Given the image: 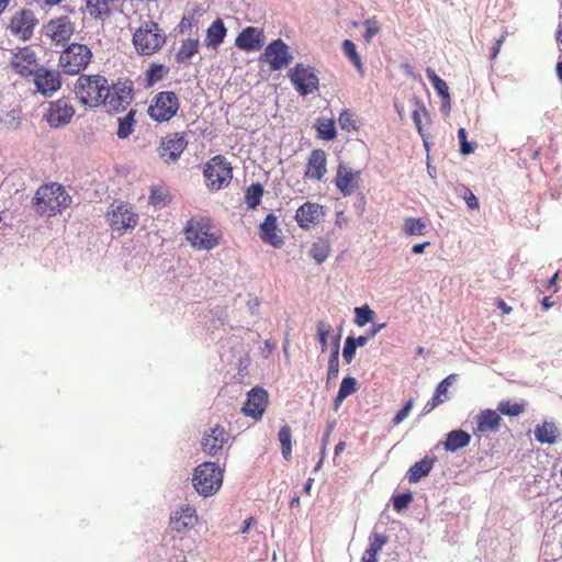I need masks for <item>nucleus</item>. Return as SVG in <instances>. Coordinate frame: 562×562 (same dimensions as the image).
Segmentation results:
<instances>
[{
  "label": "nucleus",
  "mask_w": 562,
  "mask_h": 562,
  "mask_svg": "<svg viewBox=\"0 0 562 562\" xmlns=\"http://www.w3.org/2000/svg\"><path fill=\"white\" fill-rule=\"evenodd\" d=\"M186 240L199 251H211L221 245L223 233L205 216H194L183 228Z\"/></svg>",
  "instance_id": "f257e3e1"
},
{
  "label": "nucleus",
  "mask_w": 562,
  "mask_h": 562,
  "mask_svg": "<svg viewBox=\"0 0 562 562\" xmlns=\"http://www.w3.org/2000/svg\"><path fill=\"white\" fill-rule=\"evenodd\" d=\"M71 201V196L61 184L50 182L36 190L32 204L38 215L52 217L61 214L70 206Z\"/></svg>",
  "instance_id": "f03ea898"
},
{
  "label": "nucleus",
  "mask_w": 562,
  "mask_h": 562,
  "mask_svg": "<svg viewBox=\"0 0 562 562\" xmlns=\"http://www.w3.org/2000/svg\"><path fill=\"white\" fill-rule=\"evenodd\" d=\"M166 43V35L157 22L144 21L133 33V45L143 56L157 53Z\"/></svg>",
  "instance_id": "7ed1b4c3"
},
{
  "label": "nucleus",
  "mask_w": 562,
  "mask_h": 562,
  "mask_svg": "<svg viewBox=\"0 0 562 562\" xmlns=\"http://www.w3.org/2000/svg\"><path fill=\"white\" fill-rule=\"evenodd\" d=\"M108 79L100 75H80L75 83V94L79 102L88 106L101 104L105 91H108Z\"/></svg>",
  "instance_id": "20e7f679"
},
{
  "label": "nucleus",
  "mask_w": 562,
  "mask_h": 562,
  "mask_svg": "<svg viewBox=\"0 0 562 562\" xmlns=\"http://www.w3.org/2000/svg\"><path fill=\"white\" fill-rule=\"evenodd\" d=\"M203 176L206 187L212 191H218L229 186L233 167L224 156L216 155L205 162Z\"/></svg>",
  "instance_id": "39448f33"
},
{
  "label": "nucleus",
  "mask_w": 562,
  "mask_h": 562,
  "mask_svg": "<svg viewBox=\"0 0 562 562\" xmlns=\"http://www.w3.org/2000/svg\"><path fill=\"white\" fill-rule=\"evenodd\" d=\"M192 483L200 495L211 496L222 486V470L213 462H203L194 470Z\"/></svg>",
  "instance_id": "423d86ee"
},
{
  "label": "nucleus",
  "mask_w": 562,
  "mask_h": 562,
  "mask_svg": "<svg viewBox=\"0 0 562 562\" xmlns=\"http://www.w3.org/2000/svg\"><path fill=\"white\" fill-rule=\"evenodd\" d=\"M92 58L91 49L80 43H71L59 56V66L67 75H78L85 70Z\"/></svg>",
  "instance_id": "0eeeda50"
},
{
  "label": "nucleus",
  "mask_w": 562,
  "mask_h": 562,
  "mask_svg": "<svg viewBox=\"0 0 562 562\" xmlns=\"http://www.w3.org/2000/svg\"><path fill=\"white\" fill-rule=\"evenodd\" d=\"M108 222L113 231L124 234L137 225L138 214L131 203L115 200L109 207Z\"/></svg>",
  "instance_id": "6e6552de"
},
{
  "label": "nucleus",
  "mask_w": 562,
  "mask_h": 562,
  "mask_svg": "<svg viewBox=\"0 0 562 562\" xmlns=\"http://www.w3.org/2000/svg\"><path fill=\"white\" fill-rule=\"evenodd\" d=\"M180 109V101L173 91L158 92L148 106L149 117L158 123L169 122Z\"/></svg>",
  "instance_id": "1a4fd4ad"
},
{
  "label": "nucleus",
  "mask_w": 562,
  "mask_h": 562,
  "mask_svg": "<svg viewBox=\"0 0 562 562\" xmlns=\"http://www.w3.org/2000/svg\"><path fill=\"white\" fill-rule=\"evenodd\" d=\"M290 80L301 95H307L318 90V77L311 66L296 64L289 72Z\"/></svg>",
  "instance_id": "9d476101"
},
{
  "label": "nucleus",
  "mask_w": 562,
  "mask_h": 562,
  "mask_svg": "<svg viewBox=\"0 0 562 562\" xmlns=\"http://www.w3.org/2000/svg\"><path fill=\"white\" fill-rule=\"evenodd\" d=\"M32 77L36 91L45 98L52 97L61 87V76L58 70L38 66Z\"/></svg>",
  "instance_id": "9b49d317"
},
{
  "label": "nucleus",
  "mask_w": 562,
  "mask_h": 562,
  "mask_svg": "<svg viewBox=\"0 0 562 562\" xmlns=\"http://www.w3.org/2000/svg\"><path fill=\"white\" fill-rule=\"evenodd\" d=\"M74 115L75 109L70 100L67 98H60L56 101L49 102L44 114V119L50 127L58 128L67 125Z\"/></svg>",
  "instance_id": "f8f14e48"
},
{
  "label": "nucleus",
  "mask_w": 562,
  "mask_h": 562,
  "mask_svg": "<svg viewBox=\"0 0 562 562\" xmlns=\"http://www.w3.org/2000/svg\"><path fill=\"white\" fill-rule=\"evenodd\" d=\"M228 441L229 432L223 425L215 424L204 431L201 439V449L205 454L215 457L223 451Z\"/></svg>",
  "instance_id": "ddd939ff"
},
{
  "label": "nucleus",
  "mask_w": 562,
  "mask_h": 562,
  "mask_svg": "<svg viewBox=\"0 0 562 562\" xmlns=\"http://www.w3.org/2000/svg\"><path fill=\"white\" fill-rule=\"evenodd\" d=\"M133 100V89L125 85L108 86L101 104L108 112H121L126 110Z\"/></svg>",
  "instance_id": "4468645a"
},
{
  "label": "nucleus",
  "mask_w": 562,
  "mask_h": 562,
  "mask_svg": "<svg viewBox=\"0 0 562 562\" xmlns=\"http://www.w3.org/2000/svg\"><path fill=\"white\" fill-rule=\"evenodd\" d=\"M188 146L184 133L167 134L158 147L159 157L167 164L176 162Z\"/></svg>",
  "instance_id": "2eb2a0df"
},
{
  "label": "nucleus",
  "mask_w": 562,
  "mask_h": 562,
  "mask_svg": "<svg viewBox=\"0 0 562 562\" xmlns=\"http://www.w3.org/2000/svg\"><path fill=\"white\" fill-rule=\"evenodd\" d=\"M9 65L16 75L31 77L38 67V60L35 52L30 46H25L12 54Z\"/></svg>",
  "instance_id": "dca6fc26"
},
{
  "label": "nucleus",
  "mask_w": 562,
  "mask_h": 562,
  "mask_svg": "<svg viewBox=\"0 0 562 562\" xmlns=\"http://www.w3.org/2000/svg\"><path fill=\"white\" fill-rule=\"evenodd\" d=\"M263 57L273 71L288 67L292 61L289 46L280 38L266 47Z\"/></svg>",
  "instance_id": "f3484780"
},
{
  "label": "nucleus",
  "mask_w": 562,
  "mask_h": 562,
  "mask_svg": "<svg viewBox=\"0 0 562 562\" xmlns=\"http://www.w3.org/2000/svg\"><path fill=\"white\" fill-rule=\"evenodd\" d=\"M269 403L268 392L263 387H254L247 394L241 412L255 420L261 419Z\"/></svg>",
  "instance_id": "a211bd4d"
},
{
  "label": "nucleus",
  "mask_w": 562,
  "mask_h": 562,
  "mask_svg": "<svg viewBox=\"0 0 562 562\" xmlns=\"http://www.w3.org/2000/svg\"><path fill=\"white\" fill-rule=\"evenodd\" d=\"M361 172L353 171L344 162L337 166L335 184L344 196L351 195L359 189Z\"/></svg>",
  "instance_id": "6ab92c4d"
},
{
  "label": "nucleus",
  "mask_w": 562,
  "mask_h": 562,
  "mask_svg": "<svg viewBox=\"0 0 562 562\" xmlns=\"http://www.w3.org/2000/svg\"><path fill=\"white\" fill-rule=\"evenodd\" d=\"M325 216L323 205L314 202L303 203L295 212V221L303 229H310L321 223Z\"/></svg>",
  "instance_id": "aec40b11"
},
{
  "label": "nucleus",
  "mask_w": 562,
  "mask_h": 562,
  "mask_svg": "<svg viewBox=\"0 0 562 562\" xmlns=\"http://www.w3.org/2000/svg\"><path fill=\"white\" fill-rule=\"evenodd\" d=\"M327 173V155L323 149H313L307 158L304 178L311 181H323Z\"/></svg>",
  "instance_id": "412c9836"
},
{
  "label": "nucleus",
  "mask_w": 562,
  "mask_h": 562,
  "mask_svg": "<svg viewBox=\"0 0 562 562\" xmlns=\"http://www.w3.org/2000/svg\"><path fill=\"white\" fill-rule=\"evenodd\" d=\"M44 29L45 35L56 44L67 42L75 31L72 22L65 15L50 20Z\"/></svg>",
  "instance_id": "4be33fe9"
},
{
  "label": "nucleus",
  "mask_w": 562,
  "mask_h": 562,
  "mask_svg": "<svg viewBox=\"0 0 562 562\" xmlns=\"http://www.w3.org/2000/svg\"><path fill=\"white\" fill-rule=\"evenodd\" d=\"M36 24L37 20L34 13L30 10H22L12 16L10 30L12 34L25 41L32 36Z\"/></svg>",
  "instance_id": "5701e85b"
},
{
  "label": "nucleus",
  "mask_w": 562,
  "mask_h": 562,
  "mask_svg": "<svg viewBox=\"0 0 562 562\" xmlns=\"http://www.w3.org/2000/svg\"><path fill=\"white\" fill-rule=\"evenodd\" d=\"M198 520L195 508L191 505H184L171 514L169 525L173 531L181 533L192 529Z\"/></svg>",
  "instance_id": "b1692460"
},
{
  "label": "nucleus",
  "mask_w": 562,
  "mask_h": 562,
  "mask_svg": "<svg viewBox=\"0 0 562 562\" xmlns=\"http://www.w3.org/2000/svg\"><path fill=\"white\" fill-rule=\"evenodd\" d=\"M502 424L501 415L493 409H483L476 415V427L474 435L476 437L488 436L499 430Z\"/></svg>",
  "instance_id": "393cba45"
},
{
  "label": "nucleus",
  "mask_w": 562,
  "mask_h": 562,
  "mask_svg": "<svg viewBox=\"0 0 562 562\" xmlns=\"http://www.w3.org/2000/svg\"><path fill=\"white\" fill-rule=\"evenodd\" d=\"M263 44V31L254 26L244 29L235 40V45L244 50H257L260 49Z\"/></svg>",
  "instance_id": "a878e982"
},
{
  "label": "nucleus",
  "mask_w": 562,
  "mask_h": 562,
  "mask_svg": "<svg viewBox=\"0 0 562 562\" xmlns=\"http://www.w3.org/2000/svg\"><path fill=\"white\" fill-rule=\"evenodd\" d=\"M280 233L281 231L278 228L277 216L268 214L260 225V238L265 243L279 248L283 244V238Z\"/></svg>",
  "instance_id": "bb28decb"
},
{
  "label": "nucleus",
  "mask_w": 562,
  "mask_h": 562,
  "mask_svg": "<svg viewBox=\"0 0 562 562\" xmlns=\"http://www.w3.org/2000/svg\"><path fill=\"white\" fill-rule=\"evenodd\" d=\"M457 379V374L452 373L445 378L436 387L435 394L426 403L423 408L424 414H428L434 411L437 406L442 404L447 398L448 387L453 383Z\"/></svg>",
  "instance_id": "cd10ccee"
},
{
  "label": "nucleus",
  "mask_w": 562,
  "mask_h": 562,
  "mask_svg": "<svg viewBox=\"0 0 562 562\" xmlns=\"http://www.w3.org/2000/svg\"><path fill=\"white\" fill-rule=\"evenodd\" d=\"M471 442V435L462 429L451 430L447 434V439L443 442V448L448 452H456L469 446Z\"/></svg>",
  "instance_id": "c85d7f7f"
},
{
  "label": "nucleus",
  "mask_w": 562,
  "mask_h": 562,
  "mask_svg": "<svg viewBox=\"0 0 562 562\" xmlns=\"http://www.w3.org/2000/svg\"><path fill=\"white\" fill-rule=\"evenodd\" d=\"M435 463V459H430L428 457H425L420 461L416 462L414 465L409 468L407 471V480L411 483H417L423 477L427 476Z\"/></svg>",
  "instance_id": "c756f323"
},
{
  "label": "nucleus",
  "mask_w": 562,
  "mask_h": 562,
  "mask_svg": "<svg viewBox=\"0 0 562 562\" xmlns=\"http://www.w3.org/2000/svg\"><path fill=\"white\" fill-rule=\"evenodd\" d=\"M115 0H87L86 8L93 19H103L110 15Z\"/></svg>",
  "instance_id": "7c9ffc66"
},
{
  "label": "nucleus",
  "mask_w": 562,
  "mask_h": 562,
  "mask_svg": "<svg viewBox=\"0 0 562 562\" xmlns=\"http://www.w3.org/2000/svg\"><path fill=\"white\" fill-rule=\"evenodd\" d=\"M226 36V27L222 20H215L206 31V46L217 48Z\"/></svg>",
  "instance_id": "2f4dec72"
},
{
  "label": "nucleus",
  "mask_w": 562,
  "mask_h": 562,
  "mask_svg": "<svg viewBox=\"0 0 562 562\" xmlns=\"http://www.w3.org/2000/svg\"><path fill=\"white\" fill-rule=\"evenodd\" d=\"M558 428L553 423L544 422L535 428V437L541 443H554L558 438Z\"/></svg>",
  "instance_id": "473e14b6"
},
{
  "label": "nucleus",
  "mask_w": 562,
  "mask_h": 562,
  "mask_svg": "<svg viewBox=\"0 0 562 562\" xmlns=\"http://www.w3.org/2000/svg\"><path fill=\"white\" fill-rule=\"evenodd\" d=\"M199 45L198 38H187L182 41L176 55L177 61L182 64L189 63L192 56L199 52Z\"/></svg>",
  "instance_id": "72a5a7b5"
},
{
  "label": "nucleus",
  "mask_w": 562,
  "mask_h": 562,
  "mask_svg": "<svg viewBox=\"0 0 562 562\" xmlns=\"http://www.w3.org/2000/svg\"><path fill=\"white\" fill-rule=\"evenodd\" d=\"M314 127L319 139L331 140L337 136L334 119H317Z\"/></svg>",
  "instance_id": "f704fd0d"
},
{
  "label": "nucleus",
  "mask_w": 562,
  "mask_h": 562,
  "mask_svg": "<svg viewBox=\"0 0 562 562\" xmlns=\"http://www.w3.org/2000/svg\"><path fill=\"white\" fill-rule=\"evenodd\" d=\"M357 392V380L352 376H346L342 379L338 393L334 400L335 409H338L342 401Z\"/></svg>",
  "instance_id": "c9c22d12"
},
{
  "label": "nucleus",
  "mask_w": 562,
  "mask_h": 562,
  "mask_svg": "<svg viewBox=\"0 0 562 562\" xmlns=\"http://www.w3.org/2000/svg\"><path fill=\"white\" fill-rule=\"evenodd\" d=\"M426 75L429 81L431 82L434 89L437 93L442 98L443 103L450 104V94L447 82L441 79L434 69L427 68Z\"/></svg>",
  "instance_id": "e433bc0d"
},
{
  "label": "nucleus",
  "mask_w": 562,
  "mask_h": 562,
  "mask_svg": "<svg viewBox=\"0 0 562 562\" xmlns=\"http://www.w3.org/2000/svg\"><path fill=\"white\" fill-rule=\"evenodd\" d=\"M171 195L169 190L164 186H154L150 189L149 203L156 207L161 209L169 204Z\"/></svg>",
  "instance_id": "4c0bfd02"
},
{
  "label": "nucleus",
  "mask_w": 562,
  "mask_h": 562,
  "mask_svg": "<svg viewBox=\"0 0 562 562\" xmlns=\"http://www.w3.org/2000/svg\"><path fill=\"white\" fill-rule=\"evenodd\" d=\"M278 439L281 443L282 457L285 460H290L292 457V430L289 425H284L280 428Z\"/></svg>",
  "instance_id": "58836bf2"
},
{
  "label": "nucleus",
  "mask_w": 562,
  "mask_h": 562,
  "mask_svg": "<svg viewBox=\"0 0 562 562\" xmlns=\"http://www.w3.org/2000/svg\"><path fill=\"white\" fill-rule=\"evenodd\" d=\"M403 229L407 236H423L426 234V223L422 218L407 217L404 220Z\"/></svg>",
  "instance_id": "ea45409f"
},
{
  "label": "nucleus",
  "mask_w": 562,
  "mask_h": 562,
  "mask_svg": "<svg viewBox=\"0 0 562 562\" xmlns=\"http://www.w3.org/2000/svg\"><path fill=\"white\" fill-rule=\"evenodd\" d=\"M135 111L131 110L124 117L119 119V128L116 135L119 138H127L134 131Z\"/></svg>",
  "instance_id": "a19ab883"
},
{
  "label": "nucleus",
  "mask_w": 562,
  "mask_h": 562,
  "mask_svg": "<svg viewBox=\"0 0 562 562\" xmlns=\"http://www.w3.org/2000/svg\"><path fill=\"white\" fill-rule=\"evenodd\" d=\"M263 195V187L260 183L250 184L245 192V201L249 209H255L259 205Z\"/></svg>",
  "instance_id": "79ce46f5"
},
{
  "label": "nucleus",
  "mask_w": 562,
  "mask_h": 562,
  "mask_svg": "<svg viewBox=\"0 0 562 562\" xmlns=\"http://www.w3.org/2000/svg\"><path fill=\"white\" fill-rule=\"evenodd\" d=\"M338 122L341 130L347 131L349 133L359 130V124L356 114L349 109H345L339 113Z\"/></svg>",
  "instance_id": "37998d69"
},
{
  "label": "nucleus",
  "mask_w": 562,
  "mask_h": 562,
  "mask_svg": "<svg viewBox=\"0 0 562 562\" xmlns=\"http://www.w3.org/2000/svg\"><path fill=\"white\" fill-rule=\"evenodd\" d=\"M342 49H344L345 55L349 58V60L352 63V65L356 67V69L360 74H363L361 58L357 52L355 43L350 40H345L342 42Z\"/></svg>",
  "instance_id": "c03bdc74"
},
{
  "label": "nucleus",
  "mask_w": 562,
  "mask_h": 562,
  "mask_svg": "<svg viewBox=\"0 0 562 562\" xmlns=\"http://www.w3.org/2000/svg\"><path fill=\"white\" fill-rule=\"evenodd\" d=\"M526 404L521 403H512L509 401H502L498 403L497 411L502 415L506 416H518L524 413Z\"/></svg>",
  "instance_id": "a18cd8bd"
},
{
  "label": "nucleus",
  "mask_w": 562,
  "mask_h": 562,
  "mask_svg": "<svg viewBox=\"0 0 562 562\" xmlns=\"http://www.w3.org/2000/svg\"><path fill=\"white\" fill-rule=\"evenodd\" d=\"M339 373V344L336 342L328 360L327 381L336 380Z\"/></svg>",
  "instance_id": "49530a36"
},
{
  "label": "nucleus",
  "mask_w": 562,
  "mask_h": 562,
  "mask_svg": "<svg viewBox=\"0 0 562 562\" xmlns=\"http://www.w3.org/2000/svg\"><path fill=\"white\" fill-rule=\"evenodd\" d=\"M374 312L368 306L363 305L361 307L355 308V324L359 327L364 326L366 324L373 321Z\"/></svg>",
  "instance_id": "de8ad7c7"
},
{
  "label": "nucleus",
  "mask_w": 562,
  "mask_h": 562,
  "mask_svg": "<svg viewBox=\"0 0 562 562\" xmlns=\"http://www.w3.org/2000/svg\"><path fill=\"white\" fill-rule=\"evenodd\" d=\"M386 542L387 537L385 535L372 532L369 536V547L367 548L366 551L378 555Z\"/></svg>",
  "instance_id": "09e8293b"
},
{
  "label": "nucleus",
  "mask_w": 562,
  "mask_h": 562,
  "mask_svg": "<svg viewBox=\"0 0 562 562\" xmlns=\"http://www.w3.org/2000/svg\"><path fill=\"white\" fill-rule=\"evenodd\" d=\"M412 502L413 494L411 492L393 495L392 497L393 508L397 513H401L404 509H406Z\"/></svg>",
  "instance_id": "8fccbe9b"
},
{
  "label": "nucleus",
  "mask_w": 562,
  "mask_h": 562,
  "mask_svg": "<svg viewBox=\"0 0 562 562\" xmlns=\"http://www.w3.org/2000/svg\"><path fill=\"white\" fill-rule=\"evenodd\" d=\"M329 255V246L326 243H315L311 248V256L317 263L324 262Z\"/></svg>",
  "instance_id": "3c124183"
},
{
  "label": "nucleus",
  "mask_w": 562,
  "mask_h": 562,
  "mask_svg": "<svg viewBox=\"0 0 562 562\" xmlns=\"http://www.w3.org/2000/svg\"><path fill=\"white\" fill-rule=\"evenodd\" d=\"M166 68L164 65L153 64L146 71V78L149 85H154L160 81L166 75Z\"/></svg>",
  "instance_id": "603ef678"
},
{
  "label": "nucleus",
  "mask_w": 562,
  "mask_h": 562,
  "mask_svg": "<svg viewBox=\"0 0 562 562\" xmlns=\"http://www.w3.org/2000/svg\"><path fill=\"white\" fill-rule=\"evenodd\" d=\"M366 32L363 37L366 42H370L379 32L380 26L378 20L373 16L364 21Z\"/></svg>",
  "instance_id": "864d4df0"
},
{
  "label": "nucleus",
  "mask_w": 562,
  "mask_h": 562,
  "mask_svg": "<svg viewBox=\"0 0 562 562\" xmlns=\"http://www.w3.org/2000/svg\"><path fill=\"white\" fill-rule=\"evenodd\" d=\"M458 138L460 142V151L462 155H470L474 151V147L468 142V133L465 128L460 127L458 130Z\"/></svg>",
  "instance_id": "5fc2aeb1"
},
{
  "label": "nucleus",
  "mask_w": 562,
  "mask_h": 562,
  "mask_svg": "<svg viewBox=\"0 0 562 562\" xmlns=\"http://www.w3.org/2000/svg\"><path fill=\"white\" fill-rule=\"evenodd\" d=\"M356 350L357 347L355 346L353 337L348 336L345 340V346L342 349V357L347 363H350L352 361Z\"/></svg>",
  "instance_id": "6e6d98bb"
},
{
  "label": "nucleus",
  "mask_w": 562,
  "mask_h": 562,
  "mask_svg": "<svg viewBox=\"0 0 562 562\" xmlns=\"http://www.w3.org/2000/svg\"><path fill=\"white\" fill-rule=\"evenodd\" d=\"M330 330H331L330 325H328L324 322L317 323V337H318V341H319L323 350L327 347V337H328Z\"/></svg>",
  "instance_id": "4d7b16f0"
},
{
  "label": "nucleus",
  "mask_w": 562,
  "mask_h": 562,
  "mask_svg": "<svg viewBox=\"0 0 562 562\" xmlns=\"http://www.w3.org/2000/svg\"><path fill=\"white\" fill-rule=\"evenodd\" d=\"M414 406V400L411 398L408 400L405 405L403 406V408H401L396 414L395 416L393 417V424L394 425H400L411 413L412 408Z\"/></svg>",
  "instance_id": "13d9d810"
},
{
  "label": "nucleus",
  "mask_w": 562,
  "mask_h": 562,
  "mask_svg": "<svg viewBox=\"0 0 562 562\" xmlns=\"http://www.w3.org/2000/svg\"><path fill=\"white\" fill-rule=\"evenodd\" d=\"M463 199L470 210L479 209V201L469 188H463Z\"/></svg>",
  "instance_id": "bf43d9fd"
},
{
  "label": "nucleus",
  "mask_w": 562,
  "mask_h": 562,
  "mask_svg": "<svg viewBox=\"0 0 562 562\" xmlns=\"http://www.w3.org/2000/svg\"><path fill=\"white\" fill-rule=\"evenodd\" d=\"M505 37H506V34H503L496 42H495V45L494 47L492 48V53H491V59H495L497 57V55L499 54L501 52V48H502V45H503V42L505 41Z\"/></svg>",
  "instance_id": "052dcab7"
},
{
  "label": "nucleus",
  "mask_w": 562,
  "mask_h": 562,
  "mask_svg": "<svg viewBox=\"0 0 562 562\" xmlns=\"http://www.w3.org/2000/svg\"><path fill=\"white\" fill-rule=\"evenodd\" d=\"M386 326L385 323L382 324H374L368 331V337L373 338L378 333H380L384 327Z\"/></svg>",
  "instance_id": "680f3d73"
},
{
  "label": "nucleus",
  "mask_w": 562,
  "mask_h": 562,
  "mask_svg": "<svg viewBox=\"0 0 562 562\" xmlns=\"http://www.w3.org/2000/svg\"><path fill=\"white\" fill-rule=\"evenodd\" d=\"M412 119L419 132V134L423 136V126H422V119H420V114L418 111H414L413 114H412Z\"/></svg>",
  "instance_id": "e2e57ef3"
},
{
  "label": "nucleus",
  "mask_w": 562,
  "mask_h": 562,
  "mask_svg": "<svg viewBox=\"0 0 562 562\" xmlns=\"http://www.w3.org/2000/svg\"><path fill=\"white\" fill-rule=\"evenodd\" d=\"M429 244H430L429 241H425V243H422V244L414 245L413 248H412L413 254H416V255L417 254H423L425 248L427 246H429Z\"/></svg>",
  "instance_id": "0e129e2a"
},
{
  "label": "nucleus",
  "mask_w": 562,
  "mask_h": 562,
  "mask_svg": "<svg viewBox=\"0 0 562 562\" xmlns=\"http://www.w3.org/2000/svg\"><path fill=\"white\" fill-rule=\"evenodd\" d=\"M496 306L501 308L504 314H509L513 311V308L509 305H507L504 300H498L496 302Z\"/></svg>",
  "instance_id": "69168bd1"
},
{
  "label": "nucleus",
  "mask_w": 562,
  "mask_h": 562,
  "mask_svg": "<svg viewBox=\"0 0 562 562\" xmlns=\"http://www.w3.org/2000/svg\"><path fill=\"white\" fill-rule=\"evenodd\" d=\"M361 562H378V555L364 551Z\"/></svg>",
  "instance_id": "338daca9"
},
{
  "label": "nucleus",
  "mask_w": 562,
  "mask_h": 562,
  "mask_svg": "<svg viewBox=\"0 0 562 562\" xmlns=\"http://www.w3.org/2000/svg\"><path fill=\"white\" fill-rule=\"evenodd\" d=\"M370 339V337H368V335L366 336H359L357 338L353 337V342H355V346L356 347H362L367 344V341Z\"/></svg>",
  "instance_id": "774afa93"
}]
</instances>
